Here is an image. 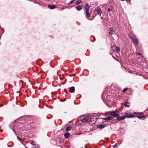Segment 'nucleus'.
<instances>
[{
	"label": "nucleus",
	"instance_id": "20",
	"mask_svg": "<svg viewBox=\"0 0 148 148\" xmlns=\"http://www.w3.org/2000/svg\"><path fill=\"white\" fill-rule=\"evenodd\" d=\"M81 2V0H77L76 1V5H78L80 4Z\"/></svg>",
	"mask_w": 148,
	"mask_h": 148
},
{
	"label": "nucleus",
	"instance_id": "12",
	"mask_svg": "<svg viewBox=\"0 0 148 148\" xmlns=\"http://www.w3.org/2000/svg\"><path fill=\"white\" fill-rule=\"evenodd\" d=\"M70 134L69 132H66L64 134V137L66 138H68Z\"/></svg>",
	"mask_w": 148,
	"mask_h": 148
},
{
	"label": "nucleus",
	"instance_id": "25",
	"mask_svg": "<svg viewBox=\"0 0 148 148\" xmlns=\"http://www.w3.org/2000/svg\"><path fill=\"white\" fill-rule=\"evenodd\" d=\"M73 2L72 1V0L70 2H69L68 3V4L69 5H71L72 4V3H73Z\"/></svg>",
	"mask_w": 148,
	"mask_h": 148
},
{
	"label": "nucleus",
	"instance_id": "36",
	"mask_svg": "<svg viewBox=\"0 0 148 148\" xmlns=\"http://www.w3.org/2000/svg\"><path fill=\"white\" fill-rule=\"evenodd\" d=\"M103 94H102V98H103Z\"/></svg>",
	"mask_w": 148,
	"mask_h": 148
},
{
	"label": "nucleus",
	"instance_id": "15",
	"mask_svg": "<svg viewBox=\"0 0 148 148\" xmlns=\"http://www.w3.org/2000/svg\"><path fill=\"white\" fill-rule=\"evenodd\" d=\"M137 117L139 119H141L143 118H145L146 117V116H142L141 115H139L138 116H137Z\"/></svg>",
	"mask_w": 148,
	"mask_h": 148
},
{
	"label": "nucleus",
	"instance_id": "23",
	"mask_svg": "<svg viewBox=\"0 0 148 148\" xmlns=\"http://www.w3.org/2000/svg\"><path fill=\"white\" fill-rule=\"evenodd\" d=\"M112 7H111L110 8H108V10L110 11H112Z\"/></svg>",
	"mask_w": 148,
	"mask_h": 148
},
{
	"label": "nucleus",
	"instance_id": "29",
	"mask_svg": "<svg viewBox=\"0 0 148 148\" xmlns=\"http://www.w3.org/2000/svg\"><path fill=\"white\" fill-rule=\"evenodd\" d=\"M10 128L14 132H15L14 131V130H13L12 129V128L10 126Z\"/></svg>",
	"mask_w": 148,
	"mask_h": 148
},
{
	"label": "nucleus",
	"instance_id": "26",
	"mask_svg": "<svg viewBox=\"0 0 148 148\" xmlns=\"http://www.w3.org/2000/svg\"><path fill=\"white\" fill-rule=\"evenodd\" d=\"M35 147L36 148H39V146L38 145H36V146Z\"/></svg>",
	"mask_w": 148,
	"mask_h": 148
},
{
	"label": "nucleus",
	"instance_id": "16",
	"mask_svg": "<svg viewBox=\"0 0 148 148\" xmlns=\"http://www.w3.org/2000/svg\"><path fill=\"white\" fill-rule=\"evenodd\" d=\"M71 125H69L66 128V131H69L71 129Z\"/></svg>",
	"mask_w": 148,
	"mask_h": 148
},
{
	"label": "nucleus",
	"instance_id": "13",
	"mask_svg": "<svg viewBox=\"0 0 148 148\" xmlns=\"http://www.w3.org/2000/svg\"><path fill=\"white\" fill-rule=\"evenodd\" d=\"M76 9L78 10H80L82 9V7L81 6L77 5L75 7Z\"/></svg>",
	"mask_w": 148,
	"mask_h": 148
},
{
	"label": "nucleus",
	"instance_id": "11",
	"mask_svg": "<svg viewBox=\"0 0 148 148\" xmlns=\"http://www.w3.org/2000/svg\"><path fill=\"white\" fill-rule=\"evenodd\" d=\"M125 119V117L124 116H121V117H120V116H119V117H118L117 120H124Z\"/></svg>",
	"mask_w": 148,
	"mask_h": 148
},
{
	"label": "nucleus",
	"instance_id": "4",
	"mask_svg": "<svg viewBox=\"0 0 148 148\" xmlns=\"http://www.w3.org/2000/svg\"><path fill=\"white\" fill-rule=\"evenodd\" d=\"M124 115L125 117L128 118H130L135 116L134 115L132 114H128L127 112H125L124 113Z\"/></svg>",
	"mask_w": 148,
	"mask_h": 148
},
{
	"label": "nucleus",
	"instance_id": "35",
	"mask_svg": "<svg viewBox=\"0 0 148 148\" xmlns=\"http://www.w3.org/2000/svg\"><path fill=\"white\" fill-rule=\"evenodd\" d=\"M76 0H72V1L73 2L74 1H75Z\"/></svg>",
	"mask_w": 148,
	"mask_h": 148
},
{
	"label": "nucleus",
	"instance_id": "28",
	"mask_svg": "<svg viewBox=\"0 0 148 148\" xmlns=\"http://www.w3.org/2000/svg\"><path fill=\"white\" fill-rule=\"evenodd\" d=\"M17 138L20 141H21V140H22L21 139L18 137L17 136Z\"/></svg>",
	"mask_w": 148,
	"mask_h": 148
},
{
	"label": "nucleus",
	"instance_id": "10",
	"mask_svg": "<svg viewBox=\"0 0 148 148\" xmlns=\"http://www.w3.org/2000/svg\"><path fill=\"white\" fill-rule=\"evenodd\" d=\"M56 7L54 5H48L49 8V9H53Z\"/></svg>",
	"mask_w": 148,
	"mask_h": 148
},
{
	"label": "nucleus",
	"instance_id": "6",
	"mask_svg": "<svg viewBox=\"0 0 148 148\" xmlns=\"http://www.w3.org/2000/svg\"><path fill=\"white\" fill-rule=\"evenodd\" d=\"M132 39L133 42L136 45L138 44V39L135 38L134 37H132Z\"/></svg>",
	"mask_w": 148,
	"mask_h": 148
},
{
	"label": "nucleus",
	"instance_id": "2",
	"mask_svg": "<svg viewBox=\"0 0 148 148\" xmlns=\"http://www.w3.org/2000/svg\"><path fill=\"white\" fill-rule=\"evenodd\" d=\"M90 8V6L88 5V4L86 3L85 4V8L86 10V13L87 17L89 18L90 16V14L89 13L88 10Z\"/></svg>",
	"mask_w": 148,
	"mask_h": 148
},
{
	"label": "nucleus",
	"instance_id": "22",
	"mask_svg": "<svg viewBox=\"0 0 148 148\" xmlns=\"http://www.w3.org/2000/svg\"><path fill=\"white\" fill-rule=\"evenodd\" d=\"M127 90V88H124L123 90V92L125 93Z\"/></svg>",
	"mask_w": 148,
	"mask_h": 148
},
{
	"label": "nucleus",
	"instance_id": "17",
	"mask_svg": "<svg viewBox=\"0 0 148 148\" xmlns=\"http://www.w3.org/2000/svg\"><path fill=\"white\" fill-rule=\"evenodd\" d=\"M115 48H116V52L117 53H119L120 51V48L118 47H116Z\"/></svg>",
	"mask_w": 148,
	"mask_h": 148
},
{
	"label": "nucleus",
	"instance_id": "3",
	"mask_svg": "<svg viewBox=\"0 0 148 148\" xmlns=\"http://www.w3.org/2000/svg\"><path fill=\"white\" fill-rule=\"evenodd\" d=\"M86 121L88 122H92V121L91 118L88 116H86L84 117L83 119H82V122H85Z\"/></svg>",
	"mask_w": 148,
	"mask_h": 148
},
{
	"label": "nucleus",
	"instance_id": "24",
	"mask_svg": "<svg viewBox=\"0 0 148 148\" xmlns=\"http://www.w3.org/2000/svg\"><path fill=\"white\" fill-rule=\"evenodd\" d=\"M35 143L34 141V140L32 141L31 142V144L32 145H34V144Z\"/></svg>",
	"mask_w": 148,
	"mask_h": 148
},
{
	"label": "nucleus",
	"instance_id": "8",
	"mask_svg": "<svg viewBox=\"0 0 148 148\" xmlns=\"http://www.w3.org/2000/svg\"><path fill=\"white\" fill-rule=\"evenodd\" d=\"M75 90V87L73 86L69 88V91L70 93H72L74 92Z\"/></svg>",
	"mask_w": 148,
	"mask_h": 148
},
{
	"label": "nucleus",
	"instance_id": "14",
	"mask_svg": "<svg viewBox=\"0 0 148 148\" xmlns=\"http://www.w3.org/2000/svg\"><path fill=\"white\" fill-rule=\"evenodd\" d=\"M124 105L125 107L129 108L130 106V104L129 102L126 101V102L124 104Z\"/></svg>",
	"mask_w": 148,
	"mask_h": 148
},
{
	"label": "nucleus",
	"instance_id": "21",
	"mask_svg": "<svg viewBox=\"0 0 148 148\" xmlns=\"http://www.w3.org/2000/svg\"><path fill=\"white\" fill-rule=\"evenodd\" d=\"M134 114H136L137 115V116H138L139 115H140L139 112H134Z\"/></svg>",
	"mask_w": 148,
	"mask_h": 148
},
{
	"label": "nucleus",
	"instance_id": "18",
	"mask_svg": "<svg viewBox=\"0 0 148 148\" xmlns=\"http://www.w3.org/2000/svg\"><path fill=\"white\" fill-rule=\"evenodd\" d=\"M97 12L101 14L102 12V11L101 8H98L97 10Z\"/></svg>",
	"mask_w": 148,
	"mask_h": 148
},
{
	"label": "nucleus",
	"instance_id": "33",
	"mask_svg": "<svg viewBox=\"0 0 148 148\" xmlns=\"http://www.w3.org/2000/svg\"><path fill=\"white\" fill-rule=\"evenodd\" d=\"M94 40L92 41V42H94L95 40H96L95 38V37H94Z\"/></svg>",
	"mask_w": 148,
	"mask_h": 148
},
{
	"label": "nucleus",
	"instance_id": "34",
	"mask_svg": "<svg viewBox=\"0 0 148 148\" xmlns=\"http://www.w3.org/2000/svg\"><path fill=\"white\" fill-rule=\"evenodd\" d=\"M113 58H114L116 60H117V59H116L115 58L114 56H113Z\"/></svg>",
	"mask_w": 148,
	"mask_h": 148
},
{
	"label": "nucleus",
	"instance_id": "1",
	"mask_svg": "<svg viewBox=\"0 0 148 148\" xmlns=\"http://www.w3.org/2000/svg\"><path fill=\"white\" fill-rule=\"evenodd\" d=\"M119 111H112L109 112V114L111 116H114L117 118V120L119 117L120 116L119 114H118Z\"/></svg>",
	"mask_w": 148,
	"mask_h": 148
},
{
	"label": "nucleus",
	"instance_id": "32",
	"mask_svg": "<svg viewBox=\"0 0 148 148\" xmlns=\"http://www.w3.org/2000/svg\"><path fill=\"white\" fill-rule=\"evenodd\" d=\"M114 46H113L112 47V49L113 50V51H114Z\"/></svg>",
	"mask_w": 148,
	"mask_h": 148
},
{
	"label": "nucleus",
	"instance_id": "5",
	"mask_svg": "<svg viewBox=\"0 0 148 148\" xmlns=\"http://www.w3.org/2000/svg\"><path fill=\"white\" fill-rule=\"evenodd\" d=\"M114 119V117L110 116L107 118H103V122H105L106 121L111 120Z\"/></svg>",
	"mask_w": 148,
	"mask_h": 148
},
{
	"label": "nucleus",
	"instance_id": "9",
	"mask_svg": "<svg viewBox=\"0 0 148 148\" xmlns=\"http://www.w3.org/2000/svg\"><path fill=\"white\" fill-rule=\"evenodd\" d=\"M106 126V124L101 125H98L97 126V127L98 128H99L100 129H102L104 127H105Z\"/></svg>",
	"mask_w": 148,
	"mask_h": 148
},
{
	"label": "nucleus",
	"instance_id": "30",
	"mask_svg": "<svg viewBox=\"0 0 148 148\" xmlns=\"http://www.w3.org/2000/svg\"><path fill=\"white\" fill-rule=\"evenodd\" d=\"M113 147H114V148H117V146H116V145H114L113 146Z\"/></svg>",
	"mask_w": 148,
	"mask_h": 148
},
{
	"label": "nucleus",
	"instance_id": "19",
	"mask_svg": "<svg viewBox=\"0 0 148 148\" xmlns=\"http://www.w3.org/2000/svg\"><path fill=\"white\" fill-rule=\"evenodd\" d=\"M136 54L137 55H139V56H142V58H143V54H142V53H139V52H136Z\"/></svg>",
	"mask_w": 148,
	"mask_h": 148
},
{
	"label": "nucleus",
	"instance_id": "7",
	"mask_svg": "<svg viewBox=\"0 0 148 148\" xmlns=\"http://www.w3.org/2000/svg\"><path fill=\"white\" fill-rule=\"evenodd\" d=\"M108 31L109 34L111 35H112L114 34V29L112 27L110 28L108 30Z\"/></svg>",
	"mask_w": 148,
	"mask_h": 148
},
{
	"label": "nucleus",
	"instance_id": "27",
	"mask_svg": "<svg viewBox=\"0 0 148 148\" xmlns=\"http://www.w3.org/2000/svg\"><path fill=\"white\" fill-rule=\"evenodd\" d=\"M126 1L128 3H130V0H126Z\"/></svg>",
	"mask_w": 148,
	"mask_h": 148
},
{
	"label": "nucleus",
	"instance_id": "31",
	"mask_svg": "<svg viewBox=\"0 0 148 148\" xmlns=\"http://www.w3.org/2000/svg\"><path fill=\"white\" fill-rule=\"evenodd\" d=\"M140 115H142L143 114V112H139Z\"/></svg>",
	"mask_w": 148,
	"mask_h": 148
}]
</instances>
